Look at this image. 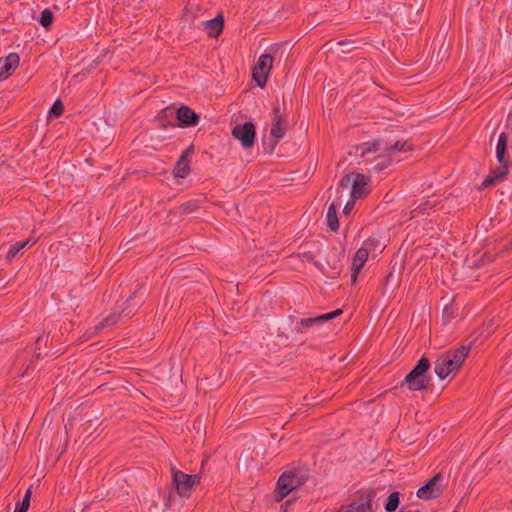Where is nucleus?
Instances as JSON below:
<instances>
[{"mask_svg": "<svg viewBox=\"0 0 512 512\" xmlns=\"http://www.w3.org/2000/svg\"><path fill=\"white\" fill-rule=\"evenodd\" d=\"M308 479L307 470L300 467L289 468L279 477L274 492L277 501H281L289 493L301 487Z\"/></svg>", "mask_w": 512, "mask_h": 512, "instance_id": "obj_4", "label": "nucleus"}, {"mask_svg": "<svg viewBox=\"0 0 512 512\" xmlns=\"http://www.w3.org/2000/svg\"><path fill=\"white\" fill-rule=\"evenodd\" d=\"M399 502H400L399 492L395 491V492L390 493L387 498V502L385 504V510L387 512H394L398 508Z\"/></svg>", "mask_w": 512, "mask_h": 512, "instance_id": "obj_22", "label": "nucleus"}, {"mask_svg": "<svg viewBox=\"0 0 512 512\" xmlns=\"http://www.w3.org/2000/svg\"><path fill=\"white\" fill-rule=\"evenodd\" d=\"M374 497L373 491L361 492L356 500L349 505L342 506L337 512H370Z\"/></svg>", "mask_w": 512, "mask_h": 512, "instance_id": "obj_11", "label": "nucleus"}, {"mask_svg": "<svg viewBox=\"0 0 512 512\" xmlns=\"http://www.w3.org/2000/svg\"><path fill=\"white\" fill-rule=\"evenodd\" d=\"M273 58L269 53L262 54L253 68L252 76L257 85L263 88L266 85L269 72L272 68Z\"/></svg>", "mask_w": 512, "mask_h": 512, "instance_id": "obj_9", "label": "nucleus"}, {"mask_svg": "<svg viewBox=\"0 0 512 512\" xmlns=\"http://www.w3.org/2000/svg\"><path fill=\"white\" fill-rule=\"evenodd\" d=\"M52 21H53L52 11L48 8L44 9L41 12L40 19H39L41 26H43L44 28H48L51 25Z\"/></svg>", "mask_w": 512, "mask_h": 512, "instance_id": "obj_23", "label": "nucleus"}, {"mask_svg": "<svg viewBox=\"0 0 512 512\" xmlns=\"http://www.w3.org/2000/svg\"><path fill=\"white\" fill-rule=\"evenodd\" d=\"M507 143H508V134L506 132H502L498 137V141H497V145H496V153H499V152L506 153Z\"/></svg>", "mask_w": 512, "mask_h": 512, "instance_id": "obj_25", "label": "nucleus"}, {"mask_svg": "<svg viewBox=\"0 0 512 512\" xmlns=\"http://www.w3.org/2000/svg\"><path fill=\"white\" fill-rule=\"evenodd\" d=\"M507 128L512 132V112L507 117Z\"/></svg>", "mask_w": 512, "mask_h": 512, "instance_id": "obj_33", "label": "nucleus"}, {"mask_svg": "<svg viewBox=\"0 0 512 512\" xmlns=\"http://www.w3.org/2000/svg\"><path fill=\"white\" fill-rule=\"evenodd\" d=\"M172 481L179 496L189 497L194 486L199 483L200 476L197 474H186L172 468Z\"/></svg>", "mask_w": 512, "mask_h": 512, "instance_id": "obj_7", "label": "nucleus"}, {"mask_svg": "<svg viewBox=\"0 0 512 512\" xmlns=\"http://www.w3.org/2000/svg\"><path fill=\"white\" fill-rule=\"evenodd\" d=\"M192 153H193V147L190 146L185 151H183V153L181 154L179 159L184 158L185 160H187L188 156H190Z\"/></svg>", "mask_w": 512, "mask_h": 512, "instance_id": "obj_31", "label": "nucleus"}, {"mask_svg": "<svg viewBox=\"0 0 512 512\" xmlns=\"http://www.w3.org/2000/svg\"><path fill=\"white\" fill-rule=\"evenodd\" d=\"M138 293V290L135 291L132 295H130L128 298H123L120 301L117 302V305L115 307V311L105 317L100 323H98L93 330H90L89 337L92 335L97 334L99 331H101L104 328H110L113 327L119 320L120 317H129L136 309L139 307V305L142 302V299H136V295Z\"/></svg>", "mask_w": 512, "mask_h": 512, "instance_id": "obj_3", "label": "nucleus"}, {"mask_svg": "<svg viewBox=\"0 0 512 512\" xmlns=\"http://www.w3.org/2000/svg\"><path fill=\"white\" fill-rule=\"evenodd\" d=\"M177 119L185 126H192L198 123V115L189 107L181 106L176 110Z\"/></svg>", "mask_w": 512, "mask_h": 512, "instance_id": "obj_16", "label": "nucleus"}, {"mask_svg": "<svg viewBox=\"0 0 512 512\" xmlns=\"http://www.w3.org/2000/svg\"><path fill=\"white\" fill-rule=\"evenodd\" d=\"M496 158L499 162V164H506L508 165L509 161L508 159L506 158L505 156V153L504 152H499V153H496Z\"/></svg>", "mask_w": 512, "mask_h": 512, "instance_id": "obj_29", "label": "nucleus"}, {"mask_svg": "<svg viewBox=\"0 0 512 512\" xmlns=\"http://www.w3.org/2000/svg\"><path fill=\"white\" fill-rule=\"evenodd\" d=\"M368 179L363 174H356L355 180L350 192V196L353 200L363 197L367 194Z\"/></svg>", "mask_w": 512, "mask_h": 512, "instance_id": "obj_15", "label": "nucleus"}, {"mask_svg": "<svg viewBox=\"0 0 512 512\" xmlns=\"http://www.w3.org/2000/svg\"><path fill=\"white\" fill-rule=\"evenodd\" d=\"M508 174V165L500 164L499 167L492 169L490 174L483 181L484 186L495 184L503 180Z\"/></svg>", "mask_w": 512, "mask_h": 512, "instance_id": "obj_18", "label": "nucleus"}, {"mask_svg": "<svg viewBox=\"0 0 512 512\" xmlns=\"http://www.w3.org/2000/svg\"><path fill=\"white\" fill-rule=\"evenodd\" d=\"M232 135L243 147H251L255 141V126L252 122L238 124L233 128Z\"/></svg>", "mask_w": 512, "mask_h": 512, "instance_id": "obj_12", "label": "nucleus"}, {"mask_svg": "<svg viewBox=\"0 0 512 512\" xmlns=\"http://www.w3.org/2000/svg\"><path fill=\"white\" fill-rule=\"evenodd\" d=\"M190 171V167H189V164H188V160H185L184 158L183 159H179L176 163V165L174 166V169H173V174L176 176V177H179V178H184L188 175Z\"/></svg>", "mask_w": 512, "mask_h": 512, "instance_id": "obj_21", "label": "nucleus"}, {"mask_svg": "<svg viewBox=\"0 0 512 512\" xmlns=\"http://www.w3.org/2000/svg\"><path fill=\"white\" fill-rule=\"evenodd\" d=\"M185 210H188L189 212L191 211V210H189V205H187V206L185 207Z\"/></svg>", "mask_w": 512, "mask_h": 512, "instance_id": "obj_34", "label": "nucleus"}, {"mask_svg": "<svg viewBox=\"0 0 512 512\" xmlns=\"http://www.w3.org/2000/svg\"><path fill=\"white\" fill-rule=\"evenodd\" d=\"M337 207L334 203H331L327 210V225L332 231H337L339 228V222L337 218Z\"/></svg>", "mask_w": 512, "mask_h": 512, "instance_id": "obj_20", "label": "nucleus"}, {"mask_svg": "<svg viewBox=\"0 0 512 512\" xmlns=\"http://www.w3.org/2000/svg\"><path fill=\"white\" fill-rule=\"evenodd\" d=\"M64 110V106L60 100H56L50 108L49 115L53 117H59Z\"/></svg>", "mask_w": 512, "mask_h": 512, "instance_id": "obj_26", "label": "nucleus"}, {"mask_svg": "<svg viewBox=\"0 0 512 512\" xmlns=\"http://www.w3.org/2000/svg\"><path fill=\"white\" fill-rule=\"evenodd\" d=\"M471 349L470 345H461L460 347L449 350L437 357L434 371L439 379L444 380L448 376L456 373Z\"/></svg>", "mask_w": 512, "mask_h": 512, "instance_id": "obj_2", "label": "nucleus"}, {"mask_svg": "<svg viewBox=\"0 0 512 512\" xmlns=\"http://www.w3.org/2000/svg\"><path fill=\"white\" fill-rule=\"evenodd\" d=\"M444 477L438 473L431 478L424 486L417 491V497L423 500H430L441 495L444 488Z\"/></svg>", "mask_w": 512, "mask_h": 512, "instance_id": "obj_10", "label": "nucleus"}, {"mask_svg": "<svg viewBox=\"0 0 512 512\" xmlns=\"http://www.w3.org/2000/svg\"><path fill=\"white\" fill-rule=\"evenodd\" d=\"M35 243V241H32L31 239H27L25 241H22V242H15L13 244L10 245L7 253H6V260L11 262L14 260V258L16 257V255L22 251L24 248H26L27 246H31Z\"/></svg>", "mask_w": 512, "mask_h": 512, "instance_id": "obj_19", "label": "nucleus"}, {"mask_svg": "<svg viewBox=\"0 0 512 512\" xmlns=\"http://www.w3.org/2000/svg\"><path fill=\"white\" fill-rule=\"evenodd\" d=\"M453 317V313L450 308L446 307L443 310V320L444 322H449Z\"/></svg>", "mask_w": 512, "mask_h": 512, "instance_id": "obj_28", "label": "nucleus"}, {"mask_svg": "<svg viewBox=\"0 0 512 512\" xmlns=\"http://www.w3.org/2000/svg\"><path fill=\"white\" fill-rule=\"evenodd\" d=\"M341 314H342V310L336 309L329 313L302 318L299 322H297L296 329L300 333H305L309 329L318 328L323 323H325L329 320H332Z\"/></svg>", "mask_w": 512, "mask_h": 512, "instance_id": "obj_8", "label": "nucleus"}, {"mask_svg": "<svg viewBox=\"0 0 512 512\" xmlns=\"http://www.w3.org/2000/svg\"><path fill=\"white\" fill-rule=\"evenodd\" d=\"M429 368V360L426 357L420 358L416 366L406 375L404 383L413 391L426 389L429 384L427 377Z\"/></svg>", "mask_w": 512, "mask_h": 512, "instance_id": "obj_5", "label": "nucleus"}, {"mask_svg": "<svg viewBox=\"0 0 512 512\" xmlns=\"http://www.w3.org/2000/svg\"><path fill=\"white\" fill-rule=\"evenodd\" d=\"M270 134L276 140H280L285 135V120L281 115L279 107H275L273 110Z\"/></svg>", "mask_w": 512, "mask_h": 512, "instance_id": "obj_14", "label": "nucleus"}, {"mask_svg": "<svg viewBox=\"0 0 512 512\" xmlns=\"http://www.w3.org/2000/svg\"><path fill=\"white\" fill-rule=\"evenodd\" d=\"M379 246V241L375 237H370L365 240L362 246L356 251L352 260V281L355 282L357 276L364 264L366 263L370 253Z\"/></svg>", "mask_w": 512, "mask_h": 512, "instance_id": "obj_6", "label": "nucleus"}, {"mask_svg": "<svg viewBox=\"0 0 512 512\" xmlns=\"http://www.w3.org/2000/svg\"><path fill=\"white\" fill-rule=\"evenodd\" d=\"M204 28L210 37H217L223 29V17L217 15L216 17L203 22Z\"/></svg>", "mask_w": 512, "mask_h": 512, "instance_id": "obj_17", "label": "nucleus"}, {"mask_svg": "<svg viewBox=\"0 0 512 512\" xmlns=\"http://www.w3.org/2000/svg\"><path fill=\"white\" fill-rule=\"evenodd\" d=\"M20 62V57L16 53H10L5 58L0 59V80H4L14 71Z\"/></svg>", "mask_w": 512, "mask_h": 512, "instance_id": "obj_13", "label": "nucleus"}, {"mask_svg": "<svg viewBox=\"0 0 512 512\" xmlns=\"http://www.w3.org/2000/svg\"><path fill=\"white\" fill-rule=\"evenodd\" d=\"M30 497H31V490L28 489L20 503L17 504L16 507L21 509L22 511L26 512L30 505Z\"/></svg>", "mask_w": 512, "mask_h": 512, "instance_id": "obj_27", "label": "nucleus"}, {"mask_svg": "<svg viewBox=\"0 0 512 512\" xmlns=\"http://www.w3.org/2000/svg\"><path fill=\"white\" fill-rule=\"evenodd\" d=\"M410 149L411 146L407 141L389 136L357 146L356 153L363 159V163L371 165V170L380 172L395 161L397 153L406 152Z\"/></svg>", "mask_w": 512, "mask_h": 512, "instance_id": "obj_1", "label": "nucleus"}, {"mask_svg": "<svg viewBox=\"0 0 512 512\" xmlns=\"http://www.w3.org/2000/svg\"><path fill=\"white\" fill-rule=\"evenodd\" d=\"M354 202L355 200H353L352 198L349 201H347L346 205L344 206L343 212L346 214L349 213L354 206Z\"/></svg>", "mask_w": 512, "mask_h": 512, "instance_id": "obj_30", "label": "nucleus"}, {"mask_svg": "<svg viewBox=\"0 0 512 512\" xmlns=\"http://www.w3.org/2000/svg\"><path fill=\"white\" fill-rule=\"evenodd\" d=\"M356 174L357 173H349V174L344 175L342 177V179L340 180V187L342 189H348L351 191Z\"/></svg>", "mask_w": 512, "mask_h": 512, "instance_id": "obj_24", "label": "nucleus"}, {"mask_svg": "<svg viewBox=\"0 0 512 512\" xmlns=\"http://www.w3.org/2000/svg\"><path fill=\"white\" fill-rule=\"evenodd\" d=\"M192 153H193V147L190 146L185 151H183V153L181 154L179 159L184 158L185 160H187L188 156H190Z\"/></svg>", "mask_w": 512, "mask_h": 512, "instance_id": "obj_32", "label": "nucleus"}]
</instances>
